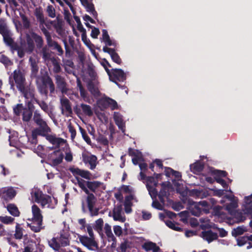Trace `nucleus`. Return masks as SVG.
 <instances>
[{
	"mask_svg": "<svg viewBox=\"0 0 252 252\" xmlns=\"http://www.w3.org/2000/svg\"><path fill=\"white\" fill-rule=\"evenodd\" d=\"M98 142L104 146L108 145V143H109V141H108L107 138L105 136H104L102 135H100L98 137Z\"/></svg>",
	"mask_w": 252,
	"mask_h": 252,
	"instance_id": "nucleus-64",
	"label": "nucleus"
},
{
	"mask_svg": "<svg viewBox=\"0 0 252 252\" xmlns=\"http://www.w3.org/2000/svg\"><path fill=\"white\" fill-rule=\"evenodd\" d=\"M35 106L31 102H26V107L22 115L23 122L29 123L33 119Z\"/></svg>",
	"mask_w": 252,
	"mask_h": 252,
	"instance_id": "nucleus-11",
	"label": "nucleus"
},
{
	"mask_svg": "<svg viewBox=\"0 0 252 252\" xmlns=\"http://www.w3.org/2000/svg\"><path fill=\"white\" fill-rule=\"evenodd\" d=\"M69 235L67 233H61L58 241L60 244V247H66L69 245L70 241L69 239Z\"/></svg>",
	"mask_w": 252,
	"mask_h": 252,
	"instance_id": "nucleus-26",
	"label": "nucleus"
},
{
	"mask_svg": "<svg viewBox=\"0 0 252 252\" xmlns=\"http://www.w3.org/2000/svg\"><path fill=\"white\" fill-rule=\"evenodd\" d=\"M134 198V196L133 194H129L127 195L125 197L124 205H126L127 206H129V205L132 206V203L131 202V201L133 200Z\"/></svg>",
	"mask_w": 252,
	"mask_h": 252,
	"instance_id": "nucleus-61",
	"label": "nucleus"
},
{
	"mask_svg": "<svg viewBox=\"0 0 252 252\" xmlns=\"http://www.w3.org/2000/svg\"><path fill=\"white\" fill-rule=\"evenodd\" d=\"M88 90L94 98H98L101 93L99 90L98 83L94 80H89L87 84Z\"/></svg>",
	"mask_w": 252,
	"mask_h": 252,
	"instance_id": "nucleus-14",
	"label": "nucleus"
},
{
	"mask_svg": "<svg viewBox=\"0 0 252 252\" xmlns=\"http://www.w3.org/2000/svg\"><path fill=\"white\" fill-rule=\"evenodd\" d=\"M41 49V54L42 58L45 60H49L51 59V54L49 53V50L46 46L42 47Z\"/></svg>",
	"mask_w": 252,
	"mask_h": 252,
	"instance_id": "nucleus-51",
	"label": "nucleus"
},
{
	"mask_svg": "<svg viewBox=\"0 0 252 252\" xmlns=\"http://www.w3.org/2000/svg\"><path fill=\"white\" fill-rule=\"evenodd\" d=\"M81 4L86 8L87 11L91 12L94 8L93 3H90L88 0H80Z\"/></svg>",
	"mask_w": 252,
	"mask_h": 252,
	"instance_id": "nucleus-46",
	"label": "nucleus"
},
{
	"mask_svg": "<svg viewBox=\"0 0 252 252\" xmlns=\"http://www.w3.org/2000/svg\"><path fill=\"white\" fill-rule=\"evenodd\" d=\"M29 62L31 67V77L39 78V77H37V76L39 67L35 60L30 57L29 59Z\"/></svg>",
	"mask_w": 252,
	"mask_h": 252,
	"instance_id": "nucleus-24",
	"label": "nucleus"
},
{
	"mask_svg": "<svg viewBox=\"0 0 252 252\" xmlns=\"http://www.w3.org/2000/svg\"><path fill=\"white\" fill-rule=\"evenodd\" d=\"M123 208L121 204L115 206L113 210V218L115 221H119L124 222L126 221V218L122 216Z\"/></svg>",
	"mask_w": 252,
	"mask_h": 252,
	"instance_id": "nucleus-16",
	"label": "nucleus"
},
{
	"mask_svg": "<svg viewBox=\"0 0 252 252\" xmlns=\"http://www.w3.org/2000/svg\"><path fill=\"white\" fill-rule=\"evenodd\" d=\"M56 20L57 21L56 22L55 20L54 28L56 29L57 32H58L62 30V21L58 17H57Z\"/></svg>",
	"mask_w": 252,
	"mask_h": 252,
	"instance_id": "nucleus-57",
	"label": "nucleus"
},
{
	"mask_svg": "<svg viewBox=\"0 0 252 252\" xmlns=\"http://www.w3.org/2000/svg\"><path fill=\"white\" fill-rule=\"evenodd\" d=\"M18 91L21 95L25 98L26 103V102H31L33 104L35 100L37 99V97H35V89L33 86L26 85Z\"/></svg>",
	"mask_w": 252,
	"mask_h": 252,
	"instance_id": "nucleus-8",
	"label": "nucleus"
},
{
	"mask_svg": "<svg viewBox=\"0 0 252 252\" xmlns=\"http://www.w3.org/2000/svg\"><path fill=\"white\" fill-rule=\"evenodd\" d=\"M102 32L103 40L105 43L106 44V45L108 46L113 45L114 44L112 43V40L110 39L107 30L104 29L102 30Z\"/></svg>",
	"mask_w": 252,
	"mask_h": 252,
	"instance_id": "nucleus-42",
	"label": "nucleus"
},
{
	"mask_svg": "<svg viewBox=\"0 0 252 252\" xmlns=\"http://www.w3.org/2000/svg\"><path fill=\"white\" fill-rule=\"evenodd\" d=\"M246 230L244 226H238L232 231V235L233 236L236 237L243 234Z\"/></svg>",
	"mask_w": 252,
	"mask_h": 252,
	"instance_id": "nucleus-48",
	"label": "nucleus"
},
{
	"mask_svg": "<svg viewBox=\"0 0 252 252\" xmlns=\"http://www.w3.org/2000/svg\"><path fill=\"white\" fill-rule=\"evenodd\" d=\"M55 77L58 88L62 93H66L68 89L67 88V84L64 78L60 75H56Z\"/></svg>",
	"mask_w": 252,
	"mask_h": 252,
	"instance_id": "nucleus-19",
	"label": "nucleus"
},
{
	"mask_svg": "<svg viewBox=\"0 0 252 252\" xmlns=\"http://www.w3.org/2000/svg\"><path fill=\"white\" fill-rule=\"evenodd\" d=\"M69 171L74 176L78 175L87 180L91 179V173L88 170H82L79 168L71 167L69 168Z\"/></svg>",
	"mask_w": 252,
	"mask_h": 252,
	"instance_id": "nucleus-18",
	"label": "nucleus"
},
{
	"mask_svg": "<svg viewBox=\"0 0 252 252\" xmlns=\"http://www.w3.org/2000/svg\"><path fill=\"white\" fill-rule=\"evenodd\" d=\"M58 240V238L54 237L51 240L48 241L49 246L55 251H59L60 249V244Z\"/></svg>",
	"mask_w": 252,
	"mask_h": 252,
	"instance_id": "nucleus-40",
	"label": "nucleus"
},
{
	"mask_svg": "<svg viewBox=\"0 0 252 252\" xmlns=\"http://www.w3.org/2000/svg\"><path fill=\"white\" fill-rule=\"evenodd\" d=\"M34 15L35 16L37 21L39 23L40 25H43L45 23V19L44 18L43 11L41 8H36L34 11Z\"/></svg>",
	"mask_w": 252,
	"mask_h": 252,
	"instance_id": "nucleus-31",
	"label": "nucleus"
},
{
	"mask_svg": "<svg viewBox=\"0 0 252 252\" xmlns=\"http://www.w3.org/2000/svg\"><path fill=\"white\" fill-rule=\"evenodd\" d=\"M6 209L9 214L14 217H19L20 215L18 207L14 204H8L6 206Z\"/></svg>",
	"mask_w": 252,
	"mask_h": 252,
	"instance_id": "nucleus-30",
	"label": "nucleus"
},
{
	"mask_svg": "<svg viewBox=\"0 0 252 252\" xmlns=\"http://www.w3.org/2000/svg\"><path fill=\"white\" fill-rule=\"evenodd\" d=\"M215 181L218 183L220 184L224 189H227L228 188V185L224 180L218 177H215Z\"/></svg>",
	"mask_w": 252,
	"mask_h": 252,
	"instance_id": "nucleus-62",
	"label": "nucleus"
},
{
	"mask_svg": "<svg viewBox=\"0 0 252 252\" xmlns=\"http://www.w3.org/2000/svg\"><path fill=\"white\" fill-rule=\"evenodd\" d=\"M83 161L90 165V169L94 170L96 166L97 157L95 155H88L83 154L82 155Z\"/></svg>",
	"mask_w": 252,
	"mask_h": 252,
	"instance_id": "nucleus-20",
	"label": "nucleus"
},
{
	"mask_svg": "<svg viewBox=\"0 0 252 252\" xmlns=\"http://www.w3.org/2000/svg\"><path fill=\"white\" fill-rule=\"evenodd\" d=\"M34 123L37 127L33 130L41 134L42 136H45L51 131V129L48 126L47 122L45 121L39 112V110H36L34 112L32 119Z\"/></svg>",
	"mask_w": 252,
	"mask_h": 252,
	"instance_id": "nucleus-4",
	"label": "nucleus"
},
{
	"mask_svg": "<svg viewBox=\"0 0 252 252\" xmlns=\"http://www.w3.org/2000/svg\"><path fill=\"white\" fill-rule=\"evenodd\" d=\"M245 200L246 203L248 204V206L246 208V213L252 214V194L250 196H246Z\"/></svg>",
	"mask_w": 252,
	"mask_h": 252,
	"instance_id": "nucleus-41",
	"label": "nucleus"
},
{
	"mask_svg": "<svg viewBox=\"0 0 252 252\" xmlns=\"http://www.w3.org/2000/svg\"><path fill=\"white\" fill-rule=\"evenodd\" d=\"M110 97L102 98L98 100L97 102L99 107L104 109H106L110 106Z\"/></svg>",
	"mask_w": 252,
	"mask_h": 252,
	"instance_id": "nucleus-38",
	"label": "nucleus"
},
{
	"mask_svg": "<svg viewBox=\"0 0 252 252\" xmlns=\"http://www.w3.org/2000/svg\"><path fill=\"white\" fill-rule=\"evenodd\" d=\"M52 49L53 50H56L58 52L57 54L59 56H62L63 54V50L62 49L61 46L59 44L58 42L55 43Z\"/></svg>",
	"mask_w": 252,
	"mask_h": 252,
	"instance_id": "nucleus-59",
	"label": "nucleus"
},
{
	"mask_svg": "<svg viewBox=\"0 0 252 252\" xmlns=\"http://www.w3.org/2000/svg\"><path fill=\"white\" fill-rule=\"evenodd\" d=\"M14 218L10 216H0V221L5 224H11L14 220Z\"/></svg>",
	"mask_w": 252,
	"mask_h": 252,
	"instance_id": "nucleus-53",
	"label": "nucleus"
},
{
	"mask_svg": "<svg viewBox=\"0 0 252 252\" xmlns=\"http://www.w3.org/2000/svg\"><path fill=\"white\" fill-rule=\"evenodd\" d=\"M61 104L62 114L65 115L66 117L71 116L73 112L70 101L66 97L62 98Z\"/></svg>",
	"mask_w": 252,
	"mask_h": 252,
	"instance_id": "nucleus-15",
	"label": "nucleus"
},
{
	"mask_svg": "<svg viewBox=\"0 0 252 252\" xmlns=\"http://www.w3.org/2000/svg\"><path fill=\"white\" fill-rule=\"evenodd\" d=\"M31 222H27V226H29L31 229L34 232H39L41 229H43L44 226H42V220H37L32 219L31 220L28 219Z\"/></svg>",
	"mask_w": 252,
	"mask_h": 252,
	"instance_id": "nucleus-17",
	"label": "nucleus"
},
{
	"mask_svg": "<svg viewBox=\"0 0 252 252\" xmlns=\"http://www.w3.org/2000/svg\"><path fill=\"white\" fill-rule=\"evenodd\" d=\"M103 67L109 76L110 80L115 83L119 88H121V85L118 82H124L126 79V74L124 70L120 68H112L110 70L104 64Z\"/></svg>",
	"mask_w": 252,
	"mask_h": 252,
	"instance_id": "nucleus-7",
	"label": "nucleus"
},
{
	"mask_svg": "<svg viewBox=\"0 0 252 252\" xmlns=\"http://www.w3.org/2000/svg\"><path fill=\"white\" fill-rule=\"evenodd\" d=\"M11 89H13L14 84L18 90L26 85L24 73L19 69H15L9 77Z\"/></svg>",
	"mask_w": 252,
	"mask_h": 252,
	"instance_id": "nucleus-5",
	"label": "nucleus"
},
{
	"mask_svg": "<svg viewBox=\"0 0 252 252\" xmlns=\"http://www.w3.org/2000/svg\"><path fill=\"white\" fill-rule=\"evenodd\" d=\"M103 223V219L99 218L95 220L94 225L93 226L94 229L96 231L99 235L102 234Z\"/></svg>",
	"mask_w": 252,
	"mask_h": 252,
	"instance_id": "nucleus-34",
	"label": "nucleus"
},
{
	"mask_svg": "<svg viewBox=\"0 0 252 252\" xmlns=\"http://www.w3.org/2000/svg\"><path fill=\"white\" fill-rule=\"evenodd\" d=\"M161 188L159 193L168 197L169 195V189H172L171 183L169 182H163L161 184Z\"/></svg>",
	"mask_w": 252,
	"mask_h": 252,
	"instance_id": "nucleus-28",
	"label": "nucleus"
},
{
	"mask_svg": "<svg viewBox=\"0 0 252 252\" xmlns=\"http://www.w3.org/2000/svg\"><path fill=\"white\" fill-rule=\"evenodd\" d=\"M80 106L84 114L88 116L93 115V112L90 105L82 103L81 104Z\"/></svg>",
	"mask_w": 252,
	"mask_h": 252,
	"instance_id": "nucleus-44",
	"label": "nucleus"
},
{
	"mask_svg": "<svg viewBox=\"0 0 252 252\" xmlns=\"http://www.w3.org/2000/svg\"><path fill=\"white\" fill-rule=\"evenodd\" d=\"M114 120L119 128L124 132L125 131V123L122 118V116L119 113L115 112L114 114Z\"/></svg>",
	"mask_w": 252,
	"mask_h": 252,
	"instance_id": "nucleus-23",
	"label": "nucleus"
},
{
	"mask_svg": "<svg viewBox=\"0 0 252 252\" xmlns=\"http://www.w3.org/2000/svg\"><path fill=\"white\" fill-rule=\"evenodd\" d=\"M110 56L113 61L115 63L118 64H121L122 63V60L115 50L111 54Z\"/></svg>",
	"mask_w": 252,
	"mask_h": 252,
	"instance_id": "nucleus-54",
	"label": "nucleus"
},
{
	"mask_svg": "<svg viewBox=\"0 0 252 252\" xmlns=\"http://www.w3.org/2000/svg\"><path fill=\"white\" fill-rule=\"evenodd\" d=\"M26 39V42H21L20 45L18 44L19 49L14 51V52H17L18 56L20 58H23L25 56V53L31 54L32 53L35 48L34 41L31 35L27 34Z\"/></svg>",
	"mask_w": 252,
	"mask_h": 252,
	"instance_id": "nucleus-6",
	"label": "nucleus"
},
{
	"mask_svg": "<svg viewBox=\"0 0 252 252\" xmlns=\"http://www.w3.org/2000/svg\"><path fill=\"white\" fill-rule=\"evenodd\" d=\"M79 130L82 134V136L85 142L89 145L91 144V140L89 136L88 135L85 129L79 126Z\"/></svg>",
	"mask_w": 252,
	"mask_h": 252,
	"instance_id": "nucleus-50",
	"label": "nucleus"
},
{
	"mask_svg": "<svg viewBox=\"0 0 252 252\" xmlns=\"http://www.w3.org/2000/svg\"><path fill=\"white\" fill-rule=\"evenodd\" d=\"M37 245L36 243H32L28 245L25 247L23 252H38L36 248Z\"/></svg>",
	"mask_w": 252,
	"mask_h": 252,
	"instance_id": "nucleus-45",
	"label": "nucleus"
},
{
	"mask_svg": "<svg viewBox=\"0 0 252 252\" xmlns=\"http://www.w3.org/2000/svg\"><path fill=\"white\" fill-rule=\"evenodd\" d=\"M78 186L86 194V197L88 210L91 216H96L98 215L99 208H94L97 199L94 195L90 192H95L96 190L100 187L101 183L97 181H85L79 177H76Z\"/></svg>",
	"mask_w": 252,
	"mask_h": 252,
	"instance_id": "nucleus-1",
	"label": "nucleus"
},
{
	"mask_svg": "<svg viewBox=\"0 0 252 252\" xmlns=\"http://www.w3.org/2000/svg\"><path fill=\"white\" fill-rule=\"evenodd\" d=\"M165 224L166 225L169 227L170 228L178 231H182V228L176 226V224L175 223L174 221H172L171 220H167L165 221Z\"/></svg>",
	"mask_w": 252,
	"mask_h": 252,
	"instance_id": "nucleus-47",
	"label": "nucleus"
},
{
	"mask_svg": "<svg viewBox=\"0 0 252 252\" xmlns=\"http://www.w3.org/2000/svg\"><path fill=\"white\" fill-rule=\"evenodd\" d=\"M25 107L26 106H24L22 103H18L14 105L13 106L14 114L17 117H19L21 115L22 116Z\"/></svg>",
	"mask_w": 252,
	"mask_h": 252,
	"instance_id": "nucleus-33",
	"label": "nucleus"
},
{
	"mask_svg": "<svg viewBox=\"0 0 252 252\" xmlns=\"http://www.w3.org/2000/svg\"><path fill=\"white\" fill-rule=\"evenodd\" d=\"M40 80L42 84L37 85V89L38 92L41 95H43L46 98H47L48 95V89L49 90L50 96L55 93V86L52 78L48 74H44L40 77Z\"/></svg>",
	"mask_w": 252,
	"mask_h": 252,
	"instance_id": "nucleus-3",
	"label": "nucleus"
},
{
	"mask_svg": "<svg viewBox=\"0 0 252 252\" xmlns=\"http://www.w3.org/2000/svg\"><path fill=\"white\" fill-rule=\"evenodd\" d=\"M212 172L215 175V177H218L221 178V177H225L227 175V173L223 170H214Z\"/></svg>",
	"mask_w": 252,
	"mask_h": 252,
	"instance_id": "nucleus-55",
	"label": "nucleus"
},
{
	"mask_svg": "<svg viewBox=\"0 0 252 252\" xmlns=\"http://www.w3.org/2000/svg\"><path fill=\"white\" fill-rule=\"evenodd\" d=\"M63 158V154L60 150L54 151L49 155L48 161L52 166H56L61 163Z\"/></svg>",
	"mask_w": 252,
	"mask_h": 252,
	"instance_id": "nucleus-12",
	"label": "nucleus"
},
{
	"mask_svg": "<svg viewBox=\"0 0 252 252\" xmlns=\"http://www.w3.org/2000/svg\"><path fill=\"white\" fill-rule=\"evenodd\" d=\"M34 103L37 104L40 108L44 112L49 114L50 112L48 104L44 100H40L37 98Z\"/></svg>",
	"mask_w": 252,
	"mask_h": 252,
	"instance_id": "nucleus-36",
	"label": "nucleus"
},
{
	"mask_svg": "<svg viewBox=\"0 0 252 252\" xmlns=\"http://www.w3.org/2000/svg\"><path fill=\"white\" fill-rule=\"evenodd\" d=\"M0 62L3 63L5 66H10L13 64L12 62L9 58L4 55L0 56Z\"/></svg>",
	"mask_w": 252,
	"mask_h": 252,
	"instance_id": "nucleus-49",
	"label": "nucleus"
},
{
	"mask_svg": "<svg viewBox=\"0 0 252 252\" xmlns=\"http://www.w3.org/2000/svg\"><path fill=\"white\" fill-rule=\"evenodd\" d=\"M16 194V191L12 188L7 189L6 188H0V198L4 204L12 200Z\"/></svg>",
	"mask_w": 252,
	"mask_h": 252,
	"instance_id": "nucleus-13",
	"label": "nucleus"
},
{
	"mask_svg": "<svg viewBox=\"0 0 252 252\" xmlns=\"http://www.w3.org/2000/svg\"><path fill=\"white\" fill-rule=\"evenodd\" d=\"M46 139L53 145H56L59 147L61 144L64 143V140L62 138H58L52 135H46Z\"/></svg>",
	"mask_w": 252,
	"mask_h": 252,
	"instance_id": "nucleus-29",
	"label": "nucleus"
},
{
	"mask_svg": "<svg viewBox=\"0 0 252 252\" xmlns=\"http://www.w3.org/2000/svg\"><path fill=\"white\" fill-rule=\"evenodd\" d=\"M146 186L149 191H150V189L152 188L150 185H153L154 187H156L158 184V181L156 180L155 178L153 176H148L146 179Z\"/></svg>",
	"mask_w": 252,
	"mask_h": 252,
	"instance_id": "nucleus-39",
	"label": "nucleus"
},
{
	"mask_svg": "<svg viewBox=\"0 0 252 252\" xmlns=\"http://www.w3.org/2000/svg\"><path fill=\"white\" fill-rule=\"evenodd\" d=\"M68 128L71 134V139L73 140L76 135V131L71 123L68 125Z\"/></svg>",
	"mask_w": 252,
	"mask_h": 252,
	"instance_id": "nucleus-60",
	"label": "nucleus"
},
{
	"mask_svg": "<svg viewBox=\"0 0 252 252\" xmlns=\"http://www.w3.org/2000/svg\"><path fill=\"white\" fill-rule=\"evenodd\" d=\"M142 247L146 252H159L160 251V248L151 241L144 243Z\"/></svg>",
	"mask_w": 252,
	"mask_h": 252,
	"instance_id": "nucleus-21",
	"label": "nucleus"
},
{
	"mask_svg": "<svg viewBox=\"0 0 252 252\" xmlns=\"http://www.w3.org/2000/svg\"><path fill=\"white\" fill-rule=\"evenodd\" d=\"M21 17L22 20L23 26L25 29H28L30 26V22L28 17L24 14L21 15Z\"/></svg>",
	"mask_w": 252,
	"mask_h": 252,
	"instance_id": "nucleus-58",
	"label": "nucleus"
},
{
	"mask_svg": "<svg viewBox=\"0 0 252 252\" xmlns=\"http://www.w3.org/2000/svg\"><path fill=\"white\" fill-rule=\"evenodd\" d=\"M204 164L200 161H197L190 165L191 170L194 173H199L204 169Z\"/></svg>",
	"mask_w": 252,
	"mask_h": 252,
	"instance_id": "nucleus-32",
	"label": "nucleus"
},
{
	"mask_svg": "<svg viewBox=\"0 0 252 252\" xmlns=\"http://www.w3.org/2000/svg\"><path fill=\"white\" fill-rule=\"evenodd\" d=\"M152 206L158 210H162L163 209V206L156 199L153 200Z\"/></svg>",
	"mask_w": 252,
	"mask_h": 252,
	"instance_id": "nucleus-63",
	"label": "nucleus"
},
{
	"mask_svg": "<svg viewBox=\"0 0 252 252\" xmlns=\"http://www.w3.org/2000/svg\"><path fill=\"white\" fill-rule=\"evenodd\" d=\"M31 35L32 39L35 42L37 48L41 49L44 44V40L42 36L34 32H32Z\"/></svg>",
	"mask_w": 252,
	"mask_h": 252,
	"instance_id": "nucleus-27",
	"label": "nucleus"
},
{
	"mask_svg": "<svg viewBox=\"0 0 252 252\" xmlns=\"http://www.w3.org/2000/svg\"><path fill=\"white\" fill-rule=\"evenodd\" d=\"M249 241L248 236H244L238 238L237 240V245L240 246H243L246 244Z\"/></svg>",
	"mask_w": 252,
	"mask_h": 252,
	"instance_id": "nucleus-56",
	"label": "nucleus"
},
{
	"mask_svg": "<svg viewBox=\"0 0 252 252\" xmlns=\"http://www.w3.org/2000/svg\"><path fill=\"white\" fill-rule=\"evenodd\" d=\"M79 239L81 243L89 250L94 251L98 249V244L95 240V238L81 235L79 237Z\"/></svg>",
	"mask_w": 252,
	"mask_h": 252,
	"instance_id": "nucleus-10",
	"label": "nucleus"
},
{
	"mask_svg": "<svg viewBox=\"0 0 252 252\" xmlns=\"http://www.w3.org/2000/svg\"><path fill=\"white\" fill-rule=\"evenodd\" d=\"M46 12L48 16L52 18L56 17V10L52 5H48L46 8Z\"/></svg>",
	"mask_w": 252,
	"mask_h": 252,
	"instance_id": "nucleus-52",
	"label": "nucleus"
},
{
	"mask_svg": "<svg viewBox=\"0 0 252 252\" xmlns=\"http://www.w3.org/2000/svg\"><path fill=\"white\" fill-rule=\"evenodd\" d=\"M41 136V134L38 132L32 130V135L30 137H28L29 142L33 145H36L37 144V136Z\"/></svg>",
	"mask_w": 252,
	"mask_h": 252,
	"instance_id": "nucleus-37",
	"label": "nucleus"
},
{
	"mask_svg": "<svg viewBox=\"0 0 252 252\" xmlns=\"http://www.w3.org/2000/svg\"><path fill=\"white\" fill-rule=\"evenodd\" d=\"M32 218L33 220H42L43 216L41 214V211L39 208L35 204H34L32 207Z\"/></svg>",
	"mask_w": 252,
	"mask_h": 252,
	"instance_id": "nucleus-25",
	"label": "nucleus"
},
{
	"mask_svg": "<svg viewBox=\"0 0 252 252\" xmlns=\"http://www.w3.org/2000/svg\"><path fill=\"white\" fill-rule=\"evenodd\" d=\"M0 34L2 36L4 42L9 46L11 51L14 53L15 50L19 49L18 43L12 38V34L8 27L5 19H0Z\"/></svg>",
	"mask_w": 252,
	"mask_h": 252,
	"instance_id": "nucleus-2",
	"label": "nucleus"
},
{
	"mask_svg": "<svg viewBox=\"0 0 252 252\" xmlns=\"http://www.w3.org/2000/svg\"><path fill=\"white\" fill-rule=\"evenodd\" d=\"M24 229L21 227L20 224L16 223L15 226V231L14 234V237L16 239L20 240L22 239L23 236Z\"/></svg>",
	"mask_w": 252,
	"mask_h": 252,
	"instance_id": "nucleus-35",
	"label": "nucleus"
},
{
	"mask_svg": "<svg viewBox=\"0 0 252 252\" xmlns=\"http://www.w3.org/2000/svg\"><path fill=\"white\" fill-rule=\"evenodd\" d=\"M202 237L203 239L210 243L213 241L217 240L218 238V235L217 233L213 232L212 230H210L202 232Z\"/></svg>",
	"mask_w": 252,
	"mask_h": 252,
	"instance_id": "nucleus-22",
	"label": "nucleus"
},
{
	"mask_svg": "<svg viewBox=\"0 0 252 252\" xmlns=\"http://www.w3.org/2000/svg\"><path fill=\"white\" fill-rule=\"evenodd\" d=\"M51 61L53 65L54 72L56 73L60 72L61 71V67L60 63L58 62V61L54 57L51 58Z\"/></svg>",
	"mask_w": 252,
	"mask_h": 252,
	"instance_id": "nucleus-43",
	"label": "nucleus"
},
{
	"mask_svg": "<svg viewBox=\"0 0 252 252\" xmlns=\"http://www.w3.org/2000/svg\"><path fill=\"white\" fill-rule=\"evenodd\" d=\"M31 194L34 198L35 202L40 204L42 208H44L47 205H48V207H49L51 205L52 198L50 195L43 194L42 191L40 190H35Z\"/></svg>",
	"mask_w": 252,
	"mask_h": 252,
	"instance_id": "nucleus-9",
	"label": "nucleus"
}]
</instances>
